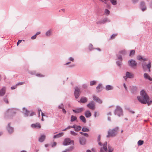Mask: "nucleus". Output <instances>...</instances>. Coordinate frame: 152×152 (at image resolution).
<instances>
[{"instance_id": "nucleus-1", "label": "nucleus", "mask_w": 152, "mask_h": 152, "mask_svg": "<svg viewBox=\"0 0 152 152\" xmlns=\"http://www.w3.org/2000/svg\"><path fill=\"white\" fill-rule=\"evenodd\" d=\"M141 96H137L138 100L142 104H147L149 106L151 104L152 100H150L149 96L147 95L144 90H142L140 92Z\"/></svg>"}, {"instance_id": "nucleus-2", "label": "nucleus", "mask_w": 152, "mask_h": 152, "mask_svg": "<svg viewBox=\"0 0 152 152\" xmlns=\"http://www.w3.org/2000/svg\"><path fill=\"white\" fill-rule=\"evenodd\" d=\"M119 127H118L112 129H110L108 132V134L106 136L107 138L110 137H113L116 136L118 134V132Z\"/></svg>"}, {"instance_id": "nucleus-3", "label": "nucleus", "mask_w": 152, "mask_h": 152, "mask_svg": "<svg viewBox=\"0 0 152 152\" xmlns=\"http://www.w3.org/2000/svg\"><path fill=\"white\" fill-rule=\"evenodd\" d=\"M16 112V110L14 108L8 109L5 113V117L11 118L15 114Z\"/></svg>"}, {"instance_id": "nucleus-4", "label": "nucleus", "mask_w": 152, "mask_h": 152, "mask_svg": "<svg viewBox=\"0 0 152 152\" xmlns=\"http://www.w3.org/2000/svg\"><path fill=\"white\" fill-rule=\"evenodd\" d=\"M114 113L115 115H117L119 117L123 115V110L122 108L119 106H116Z\"/></svg>"}, {"instance_id": "nucleus-5", "label": "nucleus", "mask_w": 152, "mask_h": 152, "mask_svg": "<svg viewBox=\"0 0 152 152\" xmlns=\"http://www.w3.org/2000/svg\"><path fill=\"white\" fill-rule=\"evenodd\" d=\"M63 144L64 145H68L71 144L74 145V141L73 140H71L69 138H66L64 140Z\"/></svg>"}, {"instance_id": "nucleus-6", "label": "nucleus", "mask_w": 152, "mask_h": 152, "mask_svg": "<svg viewBox=\"0 0 152 152\" xmlns=\"http://www.w3.org/2000/svg\"><path fill=\"white\" fill-rule=\"evenodd\" d=\"M128 63L129 66L133 69H135L137 65L136 61L133 59H131L129 60Z\"/></svg>"}, {"instance_id": "nucleus-7", "label": "nucleus", "mask_w": 152, "mask_h": 152, "mask_svg": "<svg viewBox=\"0 0 152 152\" xmlns=\"http://www.w3.org/2000/svg\"><path fill=\"white\" fill-rule=\"evenodd\" d=\"M80 93V89L77 87H76L75 88L74 92V95L76 98L77 99L78 98Z\"/></svg>"}, {"instance_id": "nucleus-8", "label": "nucleus", "mask_w": 152, "mask_h": 152, "mask_svg": "<svg viewBox=\"0 0 152 152\" xmlns=\"http://www.w3.org/2000/svg\"><path fill=\"white\" fill-rule=\"evenodd\" d=\"M110 20L107 18H105L101 20L96 21V23L97 24H104L107 22H110Z\"/></svg>"}, {"instance_id": "nucleus-9", "label": "nucleus", "mask_w": 152, "mask_h": 152, "mask_svg": "<svg viewBox=\"0 0 152 152\" xmlns=\"http://www.w3.org/2000/svg\"><path fill=\"white\" fill-rule=\"evenodd\" d=\"M86 106L88 107L92 110H94L95 108V103L93 101H91Z\"/></svg>"}, {"instance_id": "nucleus-10", "label": "nucleus", "mask_w": 152, "mask_h": 152, "mask_svg": "<svg viewBox=\"0 0 152 152\" xmlns=\"http://www.w3.org/2000/svg\"><path fill=\"white\" fill-rule=\"evenodd\" d=\"M7 88L6 86L2 87L0 89V96H3L5 94Z\"/></svg>"}, {"instance_id": "nucleus-11", "label": "nucleus", "mask_w": 152, "mask_h": 152, "mask_svg": "<svg viewBox=\"0 0 152 152\" xmlns=\"http://www.w3.org/2000/svg\"><path fill=\"white\" fill-rule=\"evenodd\" d=\"M79 142L81 145H84L86 142V139L84 137H80L79 138Z\"/></svg>"}, {"instance_id": "nucleus-12", "label": "nucleus", "mask_w": 152, "mask_h": 152, "mask_svg": "<svg viewBox=\"0 0 152 152\" xmlns=\"http://www.w3.org/2000/svg\"><path fill=\"white\" fill-rule=\"evenodd\" d=\"M7 129L8 132L10 133H12L14 131L13 128L10 126V123H9L7 127Z\"/></svg>"}, {"instance_id": "nucleus-13", "label": "nucleus", "mask_w": 152, "mask_h": 152, "mask_svg": "<svg viewBox=\"0 0 152 152\" xmlns=\"http://www.w3.org/2000/svg\"><path fill=\"white\" fill-rule=\"evenodd\" d=\"M84 110V109L83 108L80 107L77 108L76 109H73L72 111L75 113H78L82 112Z\"/></svg>"}, {"instance_id": "nucleus-14", "label": "nucleus", "mask_w": 152, "mask_h": 152, "mask_svg": "<svg viewBox=\"0 0 152 152\" xmlns=\"http://www.w3.org/2000/svg\"><path fill=\"white\" fill-rule=\"evenodd\" d=\"M93 98V100L95 101L96 102H98L99 104H102V101L96 96L94 95Z\"/></svg>"}, {"instance_id": "nucleus-15", "label": "nucleus", "mask_w": 152, "mask_h": 152, "mask_svg": "<svg viewBox=\"0 0 152 152\" xmlns=\"http://www.w3.org/2000/svg\"><path fill=\"white\" fill-rule=\"evenodd\" d=\"M130 91L132 93L135 94L137 92V88L136 86H132L130 87Z\"/></svg>"}, {"instance_id": "nucleus-16", "label": "nucleus", "mask_w": 152, "mask_h": 152, "mask_svg": "<svg viewBox=\"0 0 152 152\" xmlns=\"http://www.w3.org/2000/svg\"><path fill=\"white\" fill-rule=\"evenodd\" d=\"M126 76L127 78H132L134 77V74L128 72H126Z\"/></svg>"}, {"instance_id": "nucleus-17", "label": "nucleus", "mask_w": 152, "mask_h": 152, "mask_svg": "<svg viewBox=\"0 0 152 152\" xmlns=\"http://www.w3.org/2000/svg\"><path fill=\"white\" fill-rule=\"evenodd\" d=\"M23 113L24 114V116L25 117H28V116L29 111L28 110L25 108H23Z\"/></svg>"}, {"instance_id": "nucleus-18", "label": "nucleus", "mask_w": 152, "mask_h": 152, "mask_svg": "<svg viewBox=\"0 0 152 152\" xmlns=\"http://www.w3.org/2000/svg\"><path fill=\"white\" fill-rule=\"evenodd\" d=\"M102 85L101 83H99L98 86L96 87V91L97 92H99L102 90Z\"/></svg>"}, {"instance_id": "nucleus-19", "label": "nucleus", "mask_w": 152, "mask_h": 152, "mask_svg": "<svg viewBox=\"0 0 152 152\" xmlns=\"http://www.w3.org/2000/svg\"><path fill=\"white\" fill-rule=\"evenodd\" d=\"M31 127L33 128H40L41 127V126L39 123H36L35 124H32L31 126Z\"/></svg>"}, {"instance_id": "nucleus-20", "label": "nucleus", "mask_w": 152, "mask_h": 152, "mask_svg": "<svg viewBox=\"0 0 152 152\" xmlns=\"http://www.w3.org/2000/svg\"><path fill=\"white\" fill-rule=\"evenodd\" d=\"M85 115L86 118H88L91 116V114L89 110H87L85 113Z\"/></svg>"}, {"instance_id": "nucleus-21", "label": "nucleus", "mask_w": 152, "mask_h": 152, "mask_svg": "<svg viewBox=\"0 0 152 152\" xmlns=\"http://www.w3.org/2000/svg\"><path fill=\"white\" fill-rule=\"evenodd\" d=\"M88 101V99L86 97H82L80 99V102L84 103H86Z\"/></svg>"}, {"instance_id": "nucleus-22", "label": "nucleus", "mask_w": 152, "mask_h": 152, "mask_svg": "<svg viewBox=\"0 0 152 152\" xmlns=\"http://www.w3.org/2000/svg\"><path fill=\"white\" fill-rule=\"evenodd\" d=\"M105 88L107 91H110L113 90L114 87L111 85H108L106 86Z\"/></svg>"}, {"instance_id": "nucleus-23", "label": "nucleus", "mask_w": 152, "mask_h": 152, "mask_svg": "<svg viewBox=\"0 0 152 152\" xmlns=\"http://www.w3.org/2000/svg\"><path fill=\"white\" fill-rule=\"evenodd\" d=\"M144 77L145 79H148L151 81H152V78L150 77L147 73H145L144 74Z\"/></svg>"}, {"instance_id": "nucleus-24", "label": "nucleus", "mask_w": 152, "mask_h": 152, "mask_svg": "<svg viewBox=\"0 0 152 152\" xmlns=\"http://www.w3.org/2000/svg\"><path fill=\"white\" fill-rule=\"evenodd\" d=\"M45 136L44 135H41L39 138V141L40 142H43L45 140Z\"/></svg>"}, {"instance_id": "nucleus-25", "label": "nucleus", "mask_w": 152, "mask_h": 152, "mask_svg": "<svg viewBox=\"0 0 152 152\" xmlns=\"http://www.w3.org/2000/svg\"><path fill=\"white\" fill-rule=\"evenodd\" d=\"M140 8L142 11H144L145 10L146 8L145 6V3L143 2L141 3Z\"/></svg>"}, {"instance_id": "nucleus-26", "label": "nucleus", "mask_w": 152, "mask_h": 152, "mask_svg": "<svg viewBox=\"0 0 152 152\" xmlns=\"http://www.w3.org/2000/svg\"><path fill=\"white\" fill-rule=\"evenodd\" d=\"M63 132L60 133L56 135H54L53 136V138H56L61 137L63 136Z\"/></svg>"}, {"instance_id": "nucleus-27", "label": "nucleus", "mask_w": 152, "mask_h": 152, "mask_svg": "<svg viewBox=\"0 0 152 152\" xmlns=\"http://www.w3.org/2000/svg\"><path fill=\"white\" fill-rule=\"evenodd\" d=\"M147 64L145 62L143 61L142 63V68L144 70H145L146 69L147 66Z\"/></svg>"}, {"instance_id": "nucleus-28", "label": "nucleus", "mask_w": 152, "mask_h": 152, "mask_svg": "<svg viewBox=\"0 0 152 152\" xmlns=\"http://www.w3.org/2000/svg\"><path fill=\"white\" fill-rule=\"evenodd\" d=\"M147 68L148 69L149 72H151L150 69L151 67V61H149L148 63L147 64Z\"/></svg>"}, {"instance_id": "nucleus-29", "label": "nucleus", "mask_w": 152, "mask_h": 152, "mask_svg": "<svg viewBox=\"0 0 152 152\" xmlns=\"http://www.w3.org/2000/svg\"><path fill=\"white\" fill-rule=\"evenodd\" d=\"M80 118L83 123H86V119L83 115H80Z\"/></svg>"}, {"instance_id": "nucleus-30", "label": "nucleus", "mask_w": 152, "mask_h": 152, "mask_svg": "<svg viewBox=\"0 0 152 152\" xmlns=\"http://www.w3.org/2000/svg\"><path fill=\"white\" fill-rule=\"evenodd\" d=\"M107 142H105L103 146V148H104V150L106 151H107Z\"/></svg>"}, {"instance_id": "nucleus-31", "label": "nucleus", "mask_w": 152, "mask_h": 152, "mask_svg": "<svg viewBox=\"0 0 152 152\" xmlns=\"http://www.w3.org/2000/svg\"><path fill=\"white\" fill-rule=\"evenodd\" d=\"M81 129V127L79 126H77L76 128H75V131L76 132H79Z\"/></svg>"}, {"instance_id": "nucleus-32", "label": "nucleus", "mask_w": 152, "mask_h": 152, "mask_svg": "<svg viewBox=\"0 0 152 152\" xmlns=\"http://www.w3.org/2000/svg\"><path fill=\"white\" fill-rule=\"evenodd\" d=\"M7 95L5 96L3 98V100L5 103L8 104L9 103V101L7 98Z\"/></svg>"}, {"instance_id": "nucleus-33", "label": "nucleus", "mask_w": 152, "mask_h": 152, "mask_svg": "<svg viewBox=\"0 0 152 152\" xmlns=\"http://www.w3.org/2000/svg\"><path fill=\"white\" fill-rule=\"evenodd\" d=\"M122 60H119L116 61V63L117 66L119 67H120L122 65Z\"/></svg>"}, {"instance_id": "nucleus-34", "label": "nucleus", "mask_w": 152, "mask_h": 152, "mask_svg": "<svg viewBox=\"0 0 152 152\" xmlns=\"http://www.w3.org/2000/svg\"><path fill=\"white\" fill-rule=\"evenodd\" d=\"M135 51L134 50H132L130 51L129 54V56L130 57H132L134 55Z\"/></svg>"}, {"instance_id": "nucleus-35", "label": "nucleus", "mask_w": 152, "mask_h": 152, "mask_svg": "<svg viewBox=\"0 0 152 152\" xmlns=\"http://www.w3.org/2000/svg\"><path fill=\"white\" fill-rule=\"evenodd\" d=\"M52 31L51 30H48L45 33V35L47 36H50L51 34Z\"/></svg>"}, {"instance_id": "nucleus-36", "label": "nucleus", "mask_w": 152, "mask_h": 152, "mask_svg": "<svg viewBox=\"0 0 152 152\" xmlns=\"http://www.w3.org/2000/svg\"><path fill=\"white\" fill-rule=\"evenodd\" d=\"M77 119V117L76 116L72 115L71 117V121L72 122Z\"/></svg>"}, {"instance_id": "nucleus-37", "label": "nucleus", "mask_w": 152, "mask_h": 152, "mask_svg": "<svg viewBox=\"0 0 152 152\" xmlns=\"http://www.w3.org/2000/svg\"><path fill=\"white\" fill-rule=\"evenodd\" d=\"M82 131L83 132H88L89 131V130L88 128L84 127L82 128Z\"/></svg>"}, {"instance_id": "nucleus-38", "label": "nucleus", "mask_w": 152, "mask_h": 152, "mask_svg": "<svg viewBox=\"0 0 152 152\" xmlns=\"http://www.w3.org/2000/svg\"><path fill=\"white\" fill-rule=\"evenodd\" d=\"M119 53L123 55H124L126 54V52L125 50H123L120 51L119 52Z\"/></svg>"}, {"instance_id": "nucleus-39", "label": "nucleus", "mask_w": 152, "mask_h": 152, "mask_svg": "<svg viewBox=\"0 0 152 152\" xmlns=\"http://www.w3.org/2000/svg\"><path fill=\"white\" fill-rule=\"evenodd\" d=\"M144 143V141L143 140H139L137 142V144L138 145L140 146L142 145Z\"/></svg>"}, {"instance_id": "nucleus-40", "label": "nucleus", "mask_w": 152, "mask_h": 152, "mask_svg": "<svg viewBox=\"0 0 152 152\" xmlns=\"http://www.w3.org/2000/svg\"><path fill=\"white\" fill-rule=\"evenodd\" d=\"M96 83V82L95 80H93L90 81V85L91 86L95 85Z\"/></svg>"}, {"instance_id": "nucleus-41", "label": "nucleus", "mask_w": 152, "mask_h": 152, "mask_svg": "<svg viewBox=\"0 0 152 152\" xmlns=\"http://www.w3.org/2000/svg\"><path fill=\"white\" fill-rule=\"evenodd\" d=\"M108 150H107V151L108 152H112L113 150V149L112 147L110 146H108Z\"/></svg>"}, {"instance_id": "nucleus-42", "label": "nucleus", "mask_w": 152, "mask_h": 152, "mask_svg": "<svg viewBox=\"0 0 152 152\" xmlns=\"http://www.w3.org/2000/svg\"><path fill=\"white\" fill-rule=\"evenodd\" d=\"M111 2L113 5H115L117 4L116 0H110Z\"/></svg>"}, {"instance_id": "nucleus-43", "label": "nucleus", "mask_w": 152, "mask_h": 152, "mask_svg": "<svg viewBox=\"0 0 152 152\" xmlns=\"http://www.w3.org/2000/svg\"><path fill=\"white\" fill-rule=\"evenodd\" d=\"M104 14L107 15H108L110 14V11L107 9H105L104 11Z\"/></svg>"}, {"instance_id": "nucleus-44", "label": "nucleus", "mask_w": 152, "mask_h": 152, "mask_svg": "<svg viewBox=\"0 0 152 152\" xmlns=\"http://www.w3.org/2000/svg\"><path fill=\"white\" fill-rule=\"evenodd\" d=\"M74 148V146H71L66 149V151H72Z\"/></svg>"}, {"instance_id": "nucleus-45", "label": "nucleus", "mask_w": 152, "mask_h": 152, "mask_svg": "<svg viewBox=\"0 0 152 152\" xmlns=\"http://www.w3.org/2000/svg\"><path fill=\"white\" fill-rule=\"evenodd\" d=\"M79 133L82 135H83L86 137H88V133H83L82 132H80Z\"/></svg>"}, {"instance_id": "nucleus-46", "label": "nucleus", "mask_w": 152, "mask_h": 152, "mask_svg": "<svg viewBox=\"0 0 152 152\" xmlns=\"http://www.w3.org/2000/svg\"><path fill=\"white\" fill-rule=\"evenodd\" d=\"M116 56L118 58V59L119 60H122V56L121 55L119 54L116 55Z\"/></svg>"}, {"instance_id": "nucleus-47", "label": "nucleus", "mask_w": 152, "mask_h": 152, "mask_svg": "<svg viewBox=\"0 0 152 152\" xmlns=\"http://www.w3.org/2000/svg\"><path fill=\"white\" fill-rule=\"evenodd\" d=\"M70 134H71L73 136H76L77 134V133L73 131H70Z\"/></svg>"}, {"instance_id": "nucleus-48", "label": "nucleus", "mask_w": 152, "mask_h": 152, "mask_svg": "<svg viewBox=\"0 0 152 152\" xmlns=\"http://www.w3.org/2000/svg\"><path fill=\"white\" fill-rule=\"evenodd\" d=\"M137 59L138 60H139V61H140L141 59L142 60V57L141 56L139 55V56H137Z\"/></svg>"}, {"instance_id": "nucleus-49", "label": "nucleus", "mask_w": 152, "mask_h": 152, "mask_svg": "<svg viewBox=\"0 0 152 152\" xmlns=\"http://www.w3.org/2000/svg\"><path fill=\"white\" fill-rule=\"evenodd\" d=\"M64 107V105L63 104L61 103V105H59L58 106V108L59 109H62Z\"/></svg>"}, {"instance_id": "nucleus-50", "label": "nucleus", "mask_w": 152, "mask_h": 152, "mask_svg": "<svg viewBox=\"0 0 152 152\" xmlns=\"http://www.w3.org/2000/svg\"><path fill=\"white\" fill-rule=\"evenodd\" d=\"M17 85L16 84V85H15L14 86H12L11 87V89L12 90L15 89L17 88Z\"/></svg>"}, {"instance_id": "nucleus-51", "label": "nucleus", "mask_w": 152, "mask_h": 152, "mask_svg": "<svg viewBox=\"0 0 152 152\" xmlns=\"http://www.w3.org/2000/svg\"><path fill=\"white\" fill-rule=\"evenodd\" d=\"M92 47H93V45L91 44H90L89 46V49L90 50H92Z\"/></svg>"}, {"instance_id": "nucleus-52", "label": "nucleus", "mask_w": 152, "mask_h": 152, "mask_svg": "<svg viewBox=\"0 0 152 152\" xmlns=\"http://www.w3.org/2000/svg\"><path fill=\"white\" fill-rule=\"evenodd\" d=\"M24 83V82H19V83H18L17 84V86L19 85H22Z\"/></svg>"}, {"instance_id": "nucleus-53", "label": "nucleus", "mask_w": 152, "mask_h": 152, "mask_svg": "<svg viewBox=\"0 0 152 152\" xmlns=\"http://www.w3.org/2000/svg\"><path fill=\"white\" fill-rule=\"evenodd\" d=\"M105 151L104 150V148L102 147L100 148L99 152H105Z\"/></svg>"}, {"instance_id": "nucleus-54", "label": "nucleus", "mask_w": 152, "mask_h": 152, "mask_svg": "<svg viewBox=\"0 0 152 152\" xmlns=\"http://www.w3.org/2000/svg\"><path fill=\"white\" fill-rule=\"evenodd\" d=\"M36 37L37 36L35 34L31 37V39H34L36 38Z\"/></svg>"}, {"instance_id": "nucleus-55", "label": "nucleus", "mask_w": 152, "mask_h": 152, "mask_svg": "<svg viewBox=\"0 0 152 152\" xmlns=\"http://www.w3.org/2000/svg\"><path fill=\"white\" fill-rule=\"evenodd\" d=\"M142 60L144 61H150L148 59V58H143Z\"/></svg>"}, {"instance_id": "nucleus-56", "label": "nucleus", "mask_w": 152, "mask_h": 152, "mask_svg": "<svg viewBox=\"0 0 152 152\" xmlns=\"http://www.w3.org/2000/svg\"><path fill=\"white\" fill-rule=\"evenodd\" d=\"M83 87L84 88H86L87 87V86L86 84H83Z\"/></svg>"}, {"instance_id": "nucleus-57", "label": "nucleus", "mask_w": 152, "mask_h": 152, "mask_svg": "<svg viewBox=\"0 0 152 152\" xmlns=\"http://www.w3.org/2000/svg\"><path fill=\"white\" fill-rule=\"evenodd\" d=\"M69 60L71 61H74V58L72 57H70L69 58Z\"/></svg>"}, {"instance_id": "nucleus-58", "label": "nucleus", "mask_w": 152, "mask_h": 152, "mask_svg": "<svg viewBox=\"0 0 152 152\" xmlns=\"http://www.w3.org/2000/svg\"><path fill=\"white\" fill-rule=\"evenodd\" d=\"M22 41V40H19L17 43V46H18L19 45V44Z\"/></svg>"}, {"instance_id": "nucleus-59", "label": "nucleus", "mask_w": 152, "mask_h": 152, "mask_svg": "<svg viewBox=\"0 0 152 152\" xmlns=\"http://www.w3.org/2000/svg\"><path fill=\"white\" fill-rule=\"evenodd\" d=\"M116 35V34H112L111 36V38L112 39V38H114L115 37Z\"/></svg>"}, {"instance_id": "nucleus-60", "label": "nucleus", "mask_w": 152, "mask_h": 152, "mask_svg": "<svg viewBox=\"0 0 152 152\" xmlns=\"http://www.w3.org/2000/svg\"><path fill=\"white\" fill-rule=\"evenodd\" d=\"M35 115V113H34V112H33L30 114V115L31 116H33V115Z\"/></svg>"}, {"instance_id": "nucleus-61", "label": "nucleus", "mask_w": 152, "mask_h": 152, "mask_svg": "<svg viewBox=\"0 0 152 152\" xmlns=\"http://www.w3.org/2000/svg\"><path fill=\"white\" fill-rule=\"evenodd\" d=\"M100 135H99L98 137L97 142H99V141H100Z\"/></svg>"}, {"instance_id": "nucleus-62", "label": "nucleus", "mask_w": 152, "mask_h": 152, "mask_svg": "<svg viewBox=\"0 0 152 152\" xmlns=\"http://www.w3.org/2000/svg\"><path fill=\"white\" fill-rule=\"evenodd\" d=\"M62 110L64 113L65 114L66 113V111L64 107L62 109Z\"/></svg>"}, {"instance_id": "nucleus-63", "label": "nucleus", "mask_w": 152, "mask_h": 152, "mask_svg": "<svg viewBox=\"0 0 152 152\" xmlns=\"http://www.w3.org/2000/svg\"><path fill=\"white\" fill-rule=\"evenodd\" d=\"M123 86H124V88L125 89V90L127 91V87H126V84H125V83H124L123 84Z\"/></svg>"}, {"instance_id": "nucleus-64", "label": "nucleus", "mask_w": 152, "mask_h": 152, "mask_svg": "<svg viewBox=\"0 0 152 152\" xmlns=\"http://www.w3.org/2000/svg\"><path fill=\"white\" fill-rule=\"evenodd\" d=\"M56 145V143L55 142H54L52 145V147H54V146H55Z\"/></svg>"}]
</instances>
